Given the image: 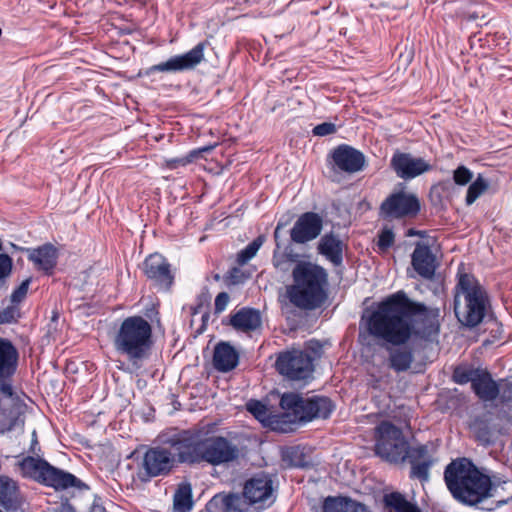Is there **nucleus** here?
I'll use <instances>...</instances> for the list:
<instances>
[{"label": "nucleus", "mask_w": 512, "mask_h": 512, "mask_svg": "<svg viewBox=\"0 0 512 512\" xmlns=\"http://www.w3.org/2000/svg\"><path fill=\"white\" fill-rule=\"evenodd\" d=\"M439 317V308L413 301L404 291H398L379 302L365 322L369 335L384 341L389 368L401 373L409 370L414 361L407 343L412 338L430 341L437 336Z\"/></svg>", "instance_id": "obj_1"}, {"label": "nucleus", "mask_w": 512, "mask_h": 512, "mask_svg": "<svg viewBox=\"0 0 512 512\" xmlns=\"http://www.w3.org/2000/svg\"><path fill=\"white\" fill-rule=\"evenodd\" d=\"M444 481L454 499L466 505H476L489 497H495L498 505L512 499V481L492 482L467 458L450 462L444 470Z\"/></svg>", "instance_id": "obj_2"}, {"label": "nucleus", "mask_w": 512, "mask_h": 512, "mask_svg": "<svg viewBox=\"0 0 512 512\" xmlns=\"http://www.w3.org/2000/svg\"><path fill=\"white\" fill-rule=\"evenodd\" d=\"M293 284L287 287L291 304L302 310L320 308L328 298V273L316 264L299 262L292 271Z\"/></svg>", "instance_id": "obj_3"}, {"label": "nucleus", "mask_w": 512, "mask_h": 512, "mask_svg": "<svg viewBox=\"0 0 512 512\" xmlns=\"http://www.w3.org/2000/svg\"><path fill=\"white\" fill-rule=\"evenodd\" d=\"M490 309L488 293L474 275L459 273L454 288V312L458 321L466 327H476Z\"/></svg>", "instance_id": "obj_4"}, {"label": "nucleus", "mask_w": 512, "mask_h": 512, "mask_svg": "<svg viewBox=\"0 0 512 512\" xmlns=\"http://www.w3.org/2000/svg\"><path fill=\"white\" fill-rule=\"evenodd\" d=\"M115 351L136 368L141 367L152 351V326L142 316L125 318L113 337Z\"/></svg>", "instance_id": "obj_5"}, {"label": "nucleus", "mask_w": 512, "mask_h": 512, "mask_svg": "<svg viewBox=\"0 0 512 512\" xmlns=\"http://www.w3.org/2000/svg\"><path fill=\"white\" fill-rule=\"evenodd\" d=\"M283 409V423L295 424L311 421L314 418L326 419L331 414L334 405L327 397L314 396L304 399L297 393H284L280 399Z\"/></svg>", "instance_id": "obj_6"}, {"label": "nucleus", "mask_w": 512, "mask_h": 512, "mask_svg": "<svg viewBox=\"0 0 512 512\" xmlns=\"http://www.w3.org/2000/svg\"><path fill=\"white\" fill-rule=\"evenodd\" d=\"M19 466L24 477L32 478L55 489L85 486L73 474L50 465L44 459L27 456L19 463Z\"/></svg>", "instance_id": "obj_7"}, {"label": "nucleus", "mask_w": 512, "mask_h": 512, "mask_svg": "<svg viewBox=\"0 0 512 512\" xmlns=\"http://www.w3.org/2000/svg\"><path fill=\"white\" fill-rule=\"evenodd\" d=\"M164 443L172 449L177 465L194 466L203 463L204 438L199 434L181 430L168 437Z\"/></svg>", "instance_id": "obj_8"}, {"label": "nucleus", "mask_w": 512, "mask_h": 512, "mask_svg": "<svg viewBox=\"0 0 512 512\" xmlns=\"http://www.w3.org/2000/svg\"><path fill=\"white\" fill-rule=\"evenodd\" d=\"M378 438L375 453L390 463H403V455L409 443L401 429L390 422H382L377 428Z\"/></svg>", "instance_id": "obj_9"}, {"label": "nucleus", "mask_w": 512, "mask_h": 512, "mask_svg": "<svg viewBox=\"0 0 512 512\" xmlns=\"http://www.w3.org/2000/svg\"><path fill=\"white\" fill-rule=\"evenodd\" d=\"M177 463L170 446H155L146 450L139 465L138 477L147 482L152 478L168 476Z\"/></svg>", "instance_id": "obj_10"}, {"label": "nucleus", "mask_w": 512, "mask_h": 512, "mask_svg": "<svg viewBox=\"0 0 512 512\" xmlns=\"http://www.w3.org/2000/svg\"><path fill=\"white\" fill-rule=\"evenodd\" d=\"M203 445V463L211 466L229 465L241 455L239 446L224 436L204 437Z\"/></svg>", "instance_id": "obj_11"}, {"label": "nucleus", "mask_w": 512, "mask_h": 512, "mask_svg": "<svg viewBox=\"0 0 512 512\" xmlns=\"http://www.w3.org/2000/svg\"><path fill=\"white\" fill-rule=\"evenodd\" d=\"M277 371L290 380H304L313 372V358L305 351L292 349L278 355Z\"/></svg>", "instance_id": "obj_12"}, {"label": "nucleus", "mask_w": 512, "mask_h": 512, "mask_svg": "<svg viewBox=\"0 0 512 512\" xmlns=\"http://www.w3.org/2000/svg\"><path fill=\"white\" fill-rule=\"evenodd\" d=\"M379 210L385 219L413 218L420 211V201L415 194L398 191L390 194Z\"/></svg>", "instance_id": "obj_13"}, {"label": "nucleus", "mask_w": 512, "mask_h": 512, "mask_svg": "<svg viewBox=\"0 0 512 512\" xmlns=\"http://www.w3.org/2000/svg\"><path fill=\"white\" fill-rule=\"evenodd\" d=\"M19 362L16 346L7 338L0 337V393L13 396L12 378Z\"/></svg>", "instance_id": "obj_14"}, {"label": "nucleus", "mask_w": 512, "mask_h": 512, "mask_svg": "<svg viewBox=\"0 0 512 512\" xmlns=\"http://www.w3.org/2000/svg\"><path fill=\"white\" fill-rule=\"evenodd\" d=\"M208 45V41L199 42L190 51L182 55L173 56L165 62L151 66L146 73L192 70L204 60V51Z\"/></svg>", "instance_id": "obj_15"}, {"label": "nucleus", "mask_w": 512, "mask_h": 512, "mask_svg": "<svg viewBox=\"0 0 512 512\" xmlns=\"http://www.w3.org/2000/svg\"><path fill=\"white\" fill-rule=\"evenodd\" d=\"M272 480L267 474L261 473L246 481L244 485V496L249 505L256 509H264L273 503Z\"/></svg>", "instance_id": "obj_16"}, {"label": "nucleus", "mask_w": 512, "mask_h": 512, "mask_svg": "<svg viewBox=\"0 0 512 512\" xmlns=\"http://www.w3.org/2000/svg\"><path fill=\"white\" fill-rule=\"evenodd\" d=\"M405 461L411 466L409 474L411 479H418L421 482H427L429 480V470L434 461L429 454L426 444L417 446L409 445L403 455V463Z\"/></svg>", "instance_id": "obj_17"}, {"label": "nucleus", "mask_w": 512, "mask_h": 512, "mask_svg": "<svg viewBox=\"0 0 512 512\" xmlns=\"http://www.w3.org/2000/svg\"><path fill=\"white\" fill-rule=\"evenodd\" d=\"M323 228L322 217L315 212H305L299 216L290 230L291 241L305 244L316 239Z\"/></svg>", "instance_id": "obj_18"}, {"label": "nucleus", "mask_w": 512, "mask_h": 512, "mask_svg": "<svg viewBox=\"0 0 512 512\" xmlns=\"http://www.w3.org/2000/svg\"><path fill=\"white\" fill-rule=\"evenodd\" d=\"M143 271L146 277L159 288L168 290L174 281L171 265L160 254L149 255L143 263Z\"/></svg>", "instance_id": "obj_19"}, {"label": "nucleus", "mask_w": 512, "mask_h": 512, "mask_svg": "<svg viewBox=\"0 0 512 512\" xmlns=\"http://www.w3.org/2000/svg\"><path fill=\"white\" fill-rule=\"evenodd\" d=\"M436 258L428 245L418 242L411 256L414 270L424 279L431 280L435 275Z\"/></svg>", "instance_id": "obj_20"}, {"label": "nucleus", "mask_w": 512, "mask_h": 512, "mask_svg": "<svg viewBox=\"0 0 512 512\" xmlns=\"http://www.w3.org/2000/svg\"><path fill=\"white\" fill-rule=\"evenodd\" d=\"M28 253V259L38 270L47 275L53 273L57 265L58 251L52 244L47 243L35 249H28Z\"/></svg>", "instance_id": "obj_21"}, {"label": "nucleus", "mask_w": 512, "mask_h": 512, "mask_svg": "<svg viewBox=\"0 0 512 512\" xmlns=\"http://www.w3.org/2000/svg\"><path fill=\"white\" fill-rule=\"evenodd\" d=\"M344 242L334 233L324 234L318 242L319 254L325 256L333 265L339 266L343 261Z\"/></svg>", "instance_id": "obj_22"}, {"label": "nucleus", "mask_w": 512, "mask_h": 512, "mask_svg": "<svg viewBox=\"0 0 512 512\" xmlns=\"http://www.w3.org/2000/svg\"><path fill=\"white\" fill-rule=\"evenodd\" d=\"M229 323L235 330L247 333L260 328L262 319L258 310L243 307L231 315Z\"/></svg>", "instance_id": "obj_23"}, {"label": "nucleus", "mask_w": 512, "mask_h": 512, "mask_svg": "<svg viewBox=\"0 0 512 512\" xmlns=\"http://www.w3.org/2000/svg\"><path fill=\"white\" fill-rule=\"evenodd\" d=\"M239 362V354L236 349L227 342H220L214 348L213 365L219 372L233 370Z\"/></svg>", "instance_id": "obj_24"}, {"label": "nucleus", "mask_w": 512, "mask_h": 512, "mask_svg": "<svg viewBox=\"0 0 512 512\" xmlns=\"http://www.w3.org/2000/svg\"><path fill=\"white\" fill-rule=\"evenodd\" d=\"M24 502L25 498L17 482L8 476L0 475V505L8 510Z\"/></svg>", "instance_id": "obj_25"}, {"label": "nucleus", "mask_w": 512, "mask_h": 512, "mask_svg": "<svg viewBox=\"0 0 512 512\" xmlns=\"http://www.w3.org/2000/svg\"><path fill=\"white\" fill-rule=\"evenodd\" d=\"M498 382L492 379L491 374L487 370L481 369L473 381L472 389L474 393L483 401H493L498 397Z\"/></svg>", "instance_id": "obj_26"}, {"label": "nucleus", "mask_w": 512, "mask_h": 512, "mask_svg": "<svg viewBox=\"0 0 512 512\" xmlns=\"http://www.w3.org/2000/svg\"><path fill=\"white\" fill-rule=\"evenodd\" d=\"M19 412L13 396H0V434L11 431L18 421Z\"/></svg>", "instance_id": "obj_27"}, {"label": "nucleus", "mask_w": 512, "mask_h": 512, "mask_svg": "<svg viewBox=\"0 0 512 512\" xmlns=\"http://www.w3.org/2000/svg\"><path fill=\"white\" fill-rule=\"evenodd\" d=\"M322 510L323 512H369L363 504L342 496L325 498Z\"/></svg>", "instance_id": "obj_28"}, {"label": "nucleus", "mask_w": 512, "mask_h": 512, "mask_svg": "<svg viewBox=\"0 0 512 512\" xmlns=\"http://www.w3.org/2000/svg\"><path fill=\"white\" fill-rule=\"evenodd\" d=\"M471 429L476 440L484 446L493 444L501 433L500 429L492 423V419H476L471 424Z\"/></svg>", "instance_id": "obj_29"}, {"label": "nucleus", "mask_w": 512, "mask_h": 512, "mask_svg": "<svg viewBox=\"0 0 512 512\" xmlns=\"http://www.w3.org/2000/svg\"><path fill=\"white\" fill-rule=\"evenodd\" d=\"M365 162H328L324 174L334 182H340L346 175L363 170Z\"/></svg>", "instance_id": "obj_30"}, {"label": "nucleus", "mask_w": 512, "mask_h": 512, "mask_svg": "<svg viewBox=\"0 0 512 512\" xmlns=\"http://www.w3.org/2000/svg\"><path fill=\"white\" fill-rule=\"evenodd\" d=\"M391 167L404 180H411L432 169L426 162H391Z\"/></svg>", "instance_id": "obj_31"}, {"label": "nucleus", "mask_w": 512, "mask_h": 512, "mask_svg": "<svg viewBox=\"0 0 512 512\" xmlns=\"http://www.w3.org/2000/svg\"><path fill=\"white\" fill-rule=\"evenodd\" d=\"M384 502L390 512H421L416 504L408 501L399 492H392L385 495Z\"/></svg>", "instance_id": "obj_32"}, {"label": "nucleus", "mask_w": 512, "mask_h": 512, "mask_svg": "<svg viewBox=\"0 0 512 512\" xmlns=\"http://www.w3.org/2000/svg\"><path fill=\"white\" fill-rule=\"evenodd\" d=\"M174 510L176 512H189L192 509V489L190 484H181L174 494Z\"/></svg>", "instance_id": "obj_33"}, {"label": "nucleus", "mask_w": 512, "mask_h": 512, "mask_svg": "<svg viewBox=\"0 0 512 512\" xmlns=\"http://www.w3.org/2000/svg\"><path fill=\"white\" fill-rule=\"evenodd\" d=\"M331 160L334 161H363L365 160V155L358 149L347 145L340 144L338 145L330 155Z\"/></svg>", "instance_id": "obj_34"}, {"label": "nucleus", "mask_w": 512, "mask_h": 512, "mask_svg": "<svg viewBox=\"0 0 512 512\" xmlns=\"http://www.w3.org/2000/svg\"><path fill=\"white\" fill-rule=\"evenodd\" d=\"M488 188V180L485 179L481 174H478L476 179L470 183L467 189L465 198L466 205H472L481 195H483L488 190Z\"/></svg>", "instance_id": "obj_35"}, {"label": "nucleus", "mask_w": 512, "mask_h": 512, "mask_svg": "<svg viewBox=\"0 0 512 512\" xmlns=\"http://www.w3.org/2000/svg\"><path fill=\"white\" fill-rule=\"evenodd\" d=\"M218 499L221 500L223 507L227 511L244 512L246 510V505H249L247 499H245L244 493L242 495L228 494L221 497H214V500Z\"/></svg>", "instance_id": "obj_36"}, {"label": "nucleus", "mask_w": 512, "mask_h": 512, "mask_svg": "<svg viewBox=\"0 0 512 512\" xmlns=\"http://www.w3.org/2000/svg\"><path fill=\"white\" fill-rule=\"evenodd\" d=\"M480 368H472L468 366H458L454 369L453 380L458 384H473L476 375L480 373Z\"/></svg>", "instance_id": "obj_37"}, {"label": "nucleus", "mask_w": 512, "mask_h": 512, "mask_svg": "<svg viewBox=\"0 0 512 512\" xmlns=\"http://www.w3.org/2000/svg\"><path fill=\"white\" fill-rule=\"evenodd\" d=\"M263 243L262 237L259 236L249 243L243 250L237 255V262L240 265L247 263L251 258L255 256L259 248Z\"/></svg>", "instance_id": "obj_38"}, {"label": "nucleus", "mask_w": 512, "mask_h": 512, "mask_svg": "<svg viewBox=\"0 0 512 512\" xmlns=\"http://www.w3.org/2000/svg\"><path fill=\"white\" fill-rule=\"evenodd\" d=\"M20 316V309L15 305H10L0 311V325L17 323Z\"/></svg>", "instance_id": "obj_39"}, {"label": "nucleus", "mask_w": 512, "mask_h": 512, "mask_svg": "<svg viewBox=\"0 0 512 512\" xmlns=\"http://www.w3.org/2000/svg\"><path fill=\"white\" fill-rule=\"evenodd\" d=\"M497 390L502 402L512 401V377L501 379L497 384Z\"/></svg>", "instance_id": "obj_40"}, {"label": "nucleus", "mask_w": 512, "mask_h": 512, "mask_svg": "<svg viewBox=\"0 0 512 512\" xmlns=\"http://www.w3.org/2000/svg\"><path fill=\"white\" fill-rule=\"evenodd\" d=\"M248 275H246L240 268L233 267L225 275L224 279L227 285H239L246 281Z\"/></svg>", "instance_id": "obj_41"}, {"label": "nucleus", "mask_w": 512, "mask_h": 512, "mask_svg": "<svg viewBox=\"0 0 512 512\" xmlns=\"http://www.w3.org/2000/svg\"><path fill=\"white\" fill-rule=\"evenodd\" d=\"M473 173L465 166H459L453 171V180L455 184L465 186L471 182Z\"/></svg>", "instance_id": "obj_42"}, {"label": "nucleus", "mask_w": 512, "mask_h": 512, "mask_svg": "<svg viewBox=\"0 0 512 512\" xmlns=\"http://www.w3.org/2000/svg\"><path fill=\"white\" fill-rule=\"evenodd\" d=\"M337 132V126L332 122H323L316 125L312 129L313 136L324 137L335 134Z\"/></svg>", "instance_id": "obj_43"}, {"label": "nucleus", "mask_w": 512, "mask_h": 512, "mask_svg": "<svg viewBox=\"0 0 512 512\" xmlns=\"http://www.w3.org/2000/svg\"><path fill=\"white\" fill-rule=\"evenodd\" d=\"M31 282V278L24 280L11 294V302L18 304L22 302L28 292V288Z\"/></svg>", "instance_id": "obj_44"}, {"label": "nucleus", "mask_w": 512, "mask_h": 512, "mask_svg": "<svg viewBox=\"0 0 512 512\" xmlns=\"http://www.w3.org/2000/svg\"><path fill=\"white\" fill-rule=\"evenodd\" d=\"M13 260L8 254L0 253V281L5 280L12 272Z\"/></svg>", "instance_id": "obj_45"}, {"label": "nucleus", "mask_w": 512, "mask_h": 512, "mask_svg": "<svg viewBox=\"0 0 512 512\" xmlns=\"http://www.w3.org/2000/svg\"><path fill=\"white\" fill-rule=\"evenodd\" d=\"M394 243V233L391 229H383L378 237V247L382 251H386Z\"/></svg>", "instance_id": "obj_46"}, {"label": "nucleus", "mask_w": 512, "mask_h": 512, "mask_svg": "<svg viewBox=\"0 0 512 512\" xmlns=\"http://www.w3.org/2000/svg\"><path fill=\"white\" fill-rule=\"evenodd\" d=\"M216 147H217V145H214V146L213 145H208V146H204L202 148L194 149L185 158H183L182 160L190 161V160H196V159H199V158H204L205 154L210 153Z\"/></svg>", "instance_id": "obj_47"}, {"label": "nucleus", "mask_w": 512, "mask_h": 512, "mask_svg": "<svg viewBox=\"0 0 512 512\" xmlns=\"http://www.w3.org/2000/svg\"><path fill=\"white\" fill-rule=\"evenodd\" d=\"M247 409L254 414L257 418L266 415L267 408L264 404L259 401H251L247 404Z\"/></svg>", "instance_id": "obj_48"}, {"label": "nucleus", "mask_w": 512, "mask_h": 512, "mask_svg": "<svg viewBox=\"0 0 512 512\" xmlns=\"http://www.w3.org/2000/svg\"><path fill=\"white\" fill-rule=\"evenodd\" d=\"M229 299H230L229 295L226 292H220L216 296L215 302H214L215 313L219 314L222 311H224L229 302Z\"/></svg>", "instance_id": "obj_49"}, {"label": "nucleus", "mask_w": 512, "mask_h": 512, "mask_svg": "<svg viewBox=\"0 0 512 512\" xmlns=\"http://www.w3.org/2000/svg\"><path fill=\"white\" fill-rule=\"evenodd\" d=\"M203 168L213 175H219L226 168V165H223L222 162H206Z\"/></svg>", "instance_id": "obj_50"}, {"label": "nucleus", "mask_w": 512, "mask_h": 512, "mask_svg": "<svg viewBox=\"0 0 512 512\" xmlns=\"http://www.w3.org/2000/svg\"><path fill=\"white\" fill-rule=\"evenodd\" d=\"M391 160H397V161H400V160H422V158H413V157H411L410 154L396 151L393 154Z\"/></svg>", "instance_id": "obj_51"}, {"label": "nucleus", "mask_w": 512, "mask_h": 512, "mask_svg": "<svg viewBox=\"0 0 512 512\" xmlns=\"http://www.w3.org/2000/svg\"><path fill=\"white\" fill-rule=\"evenodd\" d=\"M27 506L26 501L24 503H20L19 505H16L15 507H11V509H8V512H31Z\"/></svg>", "instance_id": "obj_52"}, {"label": "nucleus", "mask_w": 512, "mask_h": 512, "mask_svg": "<svg viewBox=\"0 0 512 512\" xmlns=\"http://www.w3.org/2000/svg\"><path fill=\"white\" fill-rule=\"evenodd\" d=\"M283 226H284V225H283L281 222H279V223L277 224V226H276L275 230H274V240H275V242H276L277 247H279V246H280V244H279L280 231H281V229L283 228Z\"/></svg>", "instance_id": "obj_53"}, {"label": "nucleus", "mask_w": 512, "mask_h": 512, "mask_svg": "<svg viewBox=\"0 0 512 512\" xmlns=\"http://www.w3.org/2000/svg\"><path fill=\"white\" fill-rule=\"evenodd\" d=\"M407 236H421L423 237L424 236V232L423 231H417L415 229H409L407 231Z\"/></svg>", "instance_id": "obj_54"}, {"label": "nucleus", "mask_w": 512, "mask_h": 512, "mask_svg": "<svg viewBox=\"0 0 512 512\" xmlns=\"http://www.w3.org/2000/svg\"><path fill=\"white\" fill-rule=\"evenodd\" d=\"M59 512H76L70 504H63Z\"/></svg>", "instance_id": "obj_55"}, {"label": "nucleus", "mask_w": 512, "mask_h": 512, "mask_svg": "<svg viewBox=\"0 0 512 512\" xmlns=\"http://www.w3.org/2000/svg\"><path fill=\"white\" fill-rule=\"evenodd\" d=\"M90 512H105V509L100 505H94Z\"/></svg>", "instance_id": "obj_56"}, {"label": "nucleus", "mask_w": 512, "mask_h": 512, "mask_svg": "<svg viewBox=\"0 0 512 512\" xmlns=\"http://www.w3.org/2000/svg\"><path fill=\"white\" fill-rule=\"evenodd\" d=\"M292 454H296V451L291 449V450H288L284 455H283V460L284 461H287V459L292 455Z\"/></svg>", "instance_id": "obj_57"}, {"label": "nucleus", "mask_w": 512, "mask_h": 512, "mask_svg": "<svg viewBox=\"0 0 512 512\" xmlns=\"http://www.w3.org/2000/svg\"><path fill=\"white\" fill-rule=\"evenodd\" d=\"M510 493H511V490H509V489H500V495L502 497H507L510 495Z\"/></svg>", "instance_id": "obj_58"}, {"label": "nucleus", "mask_w": 512, "mask_h": 512, "mask_svg": "<svg viewBox=\"0 0 512 512\" xmlns=\"http://www.w3.org/2000/svg\"><path fill=\"white\" fill-rule=\"evenodd\" d=\"M201 307H202L201 304L197 305L196 307H191V310H192L191 314L196 315L197 313H199V310L201 309Z\"/></svg>", "instance_id": "obj_59"}, {"label": "nucleus", "mask_w": 512, "mask_h": 512, "mask_svg": "<svg viewBox=\"0 0 512 512\" xmlns=\"http://www.w3.org/2000/svg\"><path fill=\"white\" fill-rule=\"evenodd\" d=\"M178 163H179V162H175V161L167 162V166H168L169 168H171V169H174V168H176V167H177V164H178Z\"/></svg>", "instance_id": "obj_60"}, {"label": "nucleus", "mask_w": 512, "mask_h": 512, "mask_svg": "<svg viewBox=\"0 0 512 512\" xmlns=\"http://www.w3.org/2000/svg\"><path fill=\"white\" fill-rule=\"evenodd\" d=\"M290 465H291V466L298 467V466H300L301 464H300L299 462H293V461H291V462H290Z\"/></svg>", "instance_id": "obj_61"}, {"label": "nucleus", "mask_w": 512, "mask_h": 512, "mask_svg": "<svg viewBox=\"0 0 512 512\" xmlns=\"http://www.w3.org/2000/svg\"><path fill=\"white\" fill-rule=\"evenodd\" d=\"M476 18V15L472 14L469 16V19H475Z\"/></svg>", "instance_id": "obj_62"}, {"label": "nucleus", "mask_w": 512, "mask_h": 512, "mask_svg": "<svg viewBox=\"0 0 512 512\" xmlns=\"http://www.w3.org/2000/svg\"><path fill=\"white\" fill-rule=\"evenodd\" d=\"M0 512H3V511L0 509Z\"/></svg>", "instance_id": "obj_63"}]
</instances>
